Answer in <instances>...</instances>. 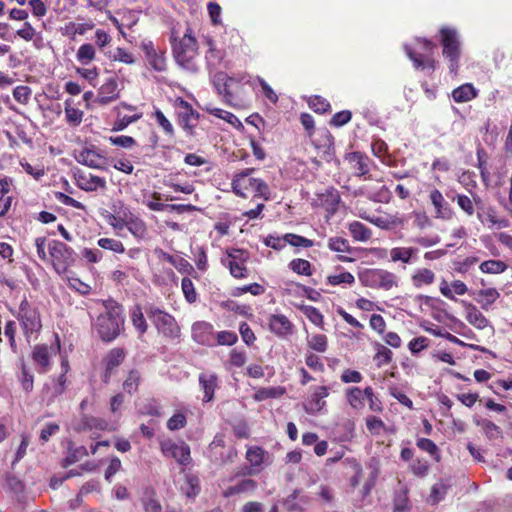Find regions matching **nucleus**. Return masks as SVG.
Segmentation results:
<instances>
[{
  "label": "nucleus",
  "mask_w": 512,
  "mask_h": 512,
  "mask_svg": "<svg viewBox=\"0 0 512 512\" xmlns=\"http://www.w3.org/2000/svg\"><path fill=\"white\" fill-rule=\"evenodd\" d=\"M477 425L481 426L485 436L489 440H496V439L503 438L502 430L500 429L499 426H497L492 421L483 419L481 421H478Z\"/></svg>",
  "instance_id": "37"
},
{
  "label": "nucleus",
  "mask_w": 512,
  "mask_h": 512,
  "mask_svg": "<svg viewBox=\"0 0 512 512\" xmlns=\"http://www.w3.org/2000/svg\"><path fill=\"white\" fill-rule=\"evenodd\" d=\"M87 455H88V450L84 446H80L77 448L70 447L69 454L65 458V462L67 465H71Z\"/></svg>",
  "instance_id": "62"
},
{
  "label": "nucleus",
  "mask_w": 512,
  "mask_h": 512,
  "mask_svg": "<svg viewBox=\"0 0 512 512\" xmlns=\"http://www.w3.org/2000/svg\"><path fill=\"white\" fill-rule=\"evenodd\" d=\"M482 299L478 300L483 309L487 310L500 296L495 288H488L479 291L478 294Z\"/></svg>",
  "instance_id": "48"
},
{
  "label": "nucleus",
  "mask_w": 512,
  "mask_h": 512,
  "mask_svg": "<svg viewBox=\"0 0 512 512\" xmlns=\"http://www.w3.org/2000/svg\"><path fill=\"white\" fill-rule=\"evenodd\" d=\"M99 247L105 250H110L115 253H124L125 248L121 241L112 238H100L97 241Z\"/></svg>",
  "instance_id": "50"
},
{
  "label": "nucleus",
  "mask_w": 512,
  "mask_h": 512,
  "mask_svg": "<svg viewBox=\"0 0 512 512\" xmlns=\"http://www.w3.org/2000/svg\"><path fill=\"white\" fill-rule=\"evenodd\" d=\"M78 163L91 168H100L103 163L102 156L93 148H83L75 155Z\"/></svg>",
  "instance_id": "23"
},
{
  "label": "nucleus",
  "mask_w": 512,
  "mask_h": 512,
  "mask_svg": "<svg viewBox=\"0 0 512 512\" xmlns=\"http://www.w3.org/2000/svg\"><path fill=\"white\" fill-rule=\"evenodd\" d=\"M327 281L333 286L340 284L352 285L355 282V278L350 272L342 271L338 274L329 275Z\"/></svg>",
  "instance_id": "52"
},
{
  "label": "nucleus",
  "mask_w": 512,
  "mask_h": 512,
  "mask_svg": "<svg viewBox=\"0 0 512 512\" xmlns=\"http://www.w3.org/2000/svg\"><path fill=\"white\" fill-rule=\"evenodd\" d=\"M377 352L374 357L375 361H377L378 366L387 365L391 362L393 353L392 351L382 344H376Z\"/></svg>",
  "instance_id": "54"
},
{
  "label": "nucleus",
  "mask_w": 512,
  "mask_h": 512,
  "mask_svg": "<svg viewBox=\"0 0 512 512\" xmlns=\"http://www.w3.org/2000/svg\"><path fill=\"white\" fill-rule=\"evenodd\" d=\"M233 81V78L229 77L226 73L219 71L212 76V82L220 95H223L225 101H229L231 93L229 91V82Z\"/></svg>",
  "instance_id": "26"
},
{
  "label": "nucleus",
  "mask_w": 512,
  "mask_h": 512,
  "mask_svg": "<svg viewBox=\"0 0 512 512\" xmlns=\"http://www.w3.org/2000/svg\"><path fill=\"white\" fill-rule=\"evenodd\" d=\"M130 316L133 326L140 332V334H144L147 331L148 326L141 308L139 306H135L131 310Z\"/></svg>",
  "instance_id": "47"
},
{
  "label": "nucleus",
  "mask_w": 512,
  "mask_h": 512,
  "mask_svg": "<svg viewBox=\"0 0 512 512\" xmlns=\"http://www.w3.org/2000/svg\"><path fill=\"white\" fill-rule=\"evenodd\" d=\"M56 354L52 347L47 345H36L32 352V359L36 365V370L39 373H46L51 366V358Z\"/></svg>",
  "instance_id": "13"
},
{
  "label": "nucleus",
  "mask_w": 512,
  "mask_h": 512,
  "mask_svg": "<svg viewBox=\"0 0 512 512\" xmlns=\"http://www.w3.org/2000/svg\"><path fill=\"white\" fill-rule=\"evenodd\" d=\"M238 341V336L233 331H220L215 335L216 345L232 346Z\"/></svg>",
  "instance_id": "55"
},
{
  "label": "nucleus",
  "mask_w": 512,
  "mask_h": 512,
  "mask_svg": "<svg viewBox=\"0 0 512 512\" xmlns=\"http://www.w3.org/2000/svg\"><path fill=\"white\" fill-rule=\"evenodd\" d=\"M72 101L67 99L65 101V116L70 125L78 126L82 122L83 111L71 106Z\"/></svg>",
  "instance_id": "44"
},
{
  "label": "nucleus",
  "mask_w": 512,
  "mask_h": 512,
  "mask_svg": "<svg viewBox=\"0 0 512 512\" xmlns=\"http://www.w3.org/2000/svg\"><path fill=\"white\" fill-rule=\"evenodd\" d=\"M434 280V272L427 268L417 269L411 277V281L416 288H420L423 285H430Z\"/></svg>",
  "instance_id": "30"
},
{
  "label": "nucleus",
  "mask_w": 512,
  "mask_h": 512,
  "mask_svg": "<svg viewBox=\"0 0 512 512\" xmlns=\"http://www.w3.org/2000/svg\"><path fill=\"white\" fill-rule=\"evenodd\" d=\"M15 316L20 322L24 334L27 338H29L34 333H38L42 328L38 308L29 303L26 298L21 301L18 312L15 314Z\"/></svg>",
  "instance_id": "5"
},
{
  "label": "nucleus",
  "mask_w": 512,
  "mask_h": 512,
  "mask_svg": "<svg viewBox=\"0 0 512 512\" xmlns=\"http://www.w3.org/2000/svg\"><path fill=\"white\" fill-rule=\"evenodd\" d=\"M102 305L104 311L92 320V328L103 342H112L124 329V308L113 299L103 300Z\"/></svg>",
  "instance_id": "1"
},
{
  "label": "nucleus",
  "mask_w": 512,
  "mask_h": 512,
  "mask_svg": "<svg viewBox=\"0 0 512 512\" xmlns=\"http://www.w3.org/2000/svg\"><path fill=\"white\" fill-rule=\"evenodd\" d=\"M247 360V354L244 350L232 349L229 354L230 364L234 367H243Z\"/></svg>",
  "instance_id": "64"
},
{
  "label": "nucleus",
  "mask_w": 512,
  "mask_h": 512,
  "mask_svg": "<svg viewBox=\"0 0 512 512\" xmlns=\"http://www.w3.org/2000/svg\"><path fill=\"white\" fill-rule=\"evenodd\" d=\"M307 344L310 349L318 353H324L328 348V339L324 334H312L307 337Z\"/></svg>",
  "instance_id": "39"
},
{
  "label": "nucleus",
  "mask_w": 512,
  "mask_h": 512,
  "mask_svg": "<svg viewBox=\"0 0 512 512\" xmlns=\"http://www.w3.org/2000/svg\"><path fill=\"white\" fill-rule=\"evenodd\" d=\"M181 491L188 498L196 497L200 492L199 478L193 474H186L185 482L181 486Z\"/></svg>",
  "instance_id": "32"
},
{
  "label": "nucleus",
  "mask_w": 512,
  "mask_h": 512,
  "mask_svg": "<svg viewBox=\"0 0 512 512\" xmlns=\"http://www.w3.org/2000/svg\"><path fill=\"white\" fill-rule=\"evenodd\" d=\"M417 252L418 249L415 247H395L390 251V258L393 262L410 263L412 256Z\"/></svg>",
  "instance_id": "31"
},
{
  "label": "nucleus",
  "mask_w": 512,
  "mask_h": 512,
  "mask_svg": "<svg viewBox=\"0 0 512 512\" xmlns=\"http://www.w3.org/2000/svg\"><path fill=\"white\" fill-rule=\"evenodd\" d=\"M448 486L443 482L435 483L432 488L430 495L428 497V502L431 505H436L440 501H442L447 494Z\"/></svg>",
  "instance_id": "45"
},
{
  "label": "nucleus",
  "mask_w": 512,
  "mask_h": 512,
  "mask_svg": "<svg viewBox=\"0 0 512 512\" xmlns=\"http://www.w3.org/2000/svg\"><path fill=\"white\" fill-rule=\"evenodd\" d=\"M126 228L138 240L144 239L148 233L146 223L139 216L130 221Z\"/></svg>",
  "instance_id": "38"
},
{
  "label": "nucleus",
  "mask_w": 512,
  "mask_h": 512,
  "mask_svg": "<svg viewBox=\"0 0 512 512\" xmlns=\"http://www.w3.org/2000/svg\"><path fill=\"white\" fill-rule=\"evenodd\" d=\"M466 320L479 330L485 329L489 324L488 319L472 304L468 305Z\"/></svg>",
  "instance_id": "29"
},
{
  "label": "nucleus",
  "mask_w": 512,
  "mask_h": 512,
  "mask_svg": "<svg viewBox=\"0 0 512 512\" xmlns=\"http://www.w3.org/2000/svg\"><path fill=\"white\" fill-rule=\"evenodd\" d=\"M254 171V169L247 168L244 171L236 174L232 180V190L233 192L242 198H246V191L249 189L253 190V179L249 177V175Z\"/></svg>",
  "instance_id": "17"
},
{
  "label": "nucleus",
  "mask_w": 512,
  "mask_h": 512,
  "mask_svg": "<svg viewBox=\"0 0 512 512\" xmlns=\"http://www.w3.org/2000/svg\"><path fill=\"white\" fill-rule=\"evenodd\" d=\"M209 49L205 54V60L207 67L210 71L217 69L220 63L223 60L224 54L221 50L215 47V44L212 39L208 38L206 41Z\"/></svg>",
  "instance_id": "27"
},
{
  "label": "nucleus",
  "mask_w": 512,
  "mask_h": 512,
  "mask_svg": "<svg viewBox=\"0 0 512 512\" xmlns=\"http://www.w3.org/2000/svg\"><path fill=\"white\" fill-rule=\"evenodd\" d=\"M481 272L487 274H501L507 270V264L501 260H486L479 266Z\"/></svg>",
  "instance_id": "41"
},
{
  "label": "nucleus",
  "mask_w": 512,
  "mask_h": 512,
  "mask_svg": "<svg viewBox=\"0 0 512 512\" xmlns=\"http://www.w3.org/2000/svg\"><path fill=\"white\" fill-rule=\"evenodd\" d=\"M289 267L292 271L300 275H311V264L305 259H293L289 263Z\"/></svg>",
  "instance_id": "56"
},
{
  "label": "nucleus",
  "mask_w": 512,
  "mask_h": 512,
  "mask_svg": "<svg viewBox=\"0 0 512 512\" xmlns=\"http://www.w3.org/2000/svg\"><path fill=\"white\" fill-rule=\"evenodd\" d=\"M417 447L428 453L436 462L441 460L440 450L438 446L428 438H418L416 441Z\"/></svg>",
  "instance_id": "35"
},
{
  "label": "nucleus",
  "mask_w": 512,
  "mask_h": 512,
  "mask_svg": "<svg viewBox=\"0 0 512 512\" xmlns=\"http://www.w3.org/2000/svg\"><path fill=\"white\" fill-rule=\"evenodd\" d=\"M228 263L227 266L233 277L242 279L247 277V268L244 263L248 258L247 252L241 249H233L228 251Z\"/></svg>",
  "instance_id": "10"
},
{
  "label": "nucleus",
  "mask_w": 512,
  "mask_h": 512,
  "mask_svg": "<svg viewBox=\"0 0 512 512\" xmlns=\"http://www.w3.org/2000/svg\"><path fill=\"white\" fill-rule=\"evenodd\" d=\"M477 96V90L470 83H465L452 91V98L457 103L468 102Z\"/></svg>",
  "instance_id": "28"
},
{
  "label": "nucleus",
  "mask_w": 512,
  "mask_h": 512,
  "mask_svg": "<svg viewBox=\"0 0 512 512\" xmlns=\"http://www.w3.org/2000/svg\"><path fill=\"white\" fill-rule=\"evenodd\" d=\"M266 452L258 446L250 447L246 452V459L253 467H259L264 463Z\"/></svg>",
  "instance_id": "46"
},
{
  "label": "nucleus",
  "mask_w": 512,
  "mask_h": 512,
  "mask_svg": "<svg viewBox=\"0 0 512 512\" xmlns=\"http://www.w3.org/2000/svg\"><path fill=\"white\" fill-rule=\"evenodd\" d=\"M347 160L352 165V168L355 170V175L357 177H364V179H370L371 176L369 173V162L370 159L368 156L361 152H352L347 155Z\"/></svg>",
  "instance_id": "20"
},
{
  "label": "nucleus",
  "mask_w": 512,
  "mask_h": 512,
  "mask_svg": "<svg viewBox=\"0 0 512 512\" xmlns=\"http://www.w3.org/2000/svg\"><path fill=\"white\" fill-rule=\"evenodd\" d=\"M177 123L189 136L195 135V128L199 122V113L183 98L175 100Z\"/></svg>",
  "instance_id": "8"
},
{
  "label": "nucleus",
  "mask_w": 512,
  "mask_h": 512,
  "mask_svg": "<svg viewBox=\"0 0 512 512\" xmlns=\"http://www.w3.org/2000/svg\"><path fill=\"white\" fill-rule=\"evenodd\" d=\"M346 400L349 405L355 410H361L364 408V397L363 392L359 387H350L345 393Z\"/></svg>",
  "instance_id": "34"
},
{
  "label": "nucleus",
  "mask_w": 512,
  "mask_h": 512,
  "mask_svg": "<svg viewBox=\"0 0 512 512\" xmlns=\"http://www.w3.org/2000/svg\"><path fill=\"white\" fill-rule=\"evenodd\" d=\"M77 186L84 191H96L98 188H104L106 181L91 173L78 172L75 174Z\"/></svg>",
  "instance_id": "19"
},
{
  "label": "nucleus",
  "mask_w": 512,
  "mask_h": 512,
  "mask_svg": "<svg viewBox=\"0 0 512 512\" xmlns=\"http://www.w3.org/2000/svg\"><path fill=\"white\" fill-rule=\"evenodd\" d=\"M348 229H349V232L351 233L352 237L356 241L365 242V241H368L372 236L371 230L366 225H364L363 223H361L359 221L351 222L349 224Z\"/></svg>",
  "instance_id": "33"
},
{
  "label": "nucleus",
  "mask_w": 512,
  "mask_h": 512,
  "mask_svg": "<svg viewBox=\"0 0 512 512\" xmlns=\"http://www.w3.org/2000/svg\"><path fill=\"white\" fill-rule=\"evenodd\" d=\"M300 490H294L283 502L284 506L290 510H297L302 508V504L307 503V497L301 496Z\"/></svg>",
  "instance_id": "43"
},
{
  "label": "nucleus",
  "mask_w": 512,
  "mask_h": 512,
  "mask_svg": "<svg viewBox=\"0 0 512 512\" xmlns=\"http://www.w3.org/2000/svg\"><path fill=\"white\" fill-rule=\"evenodd\" d=\"M192 338L195 342L201 345L214 347L215 333L212 324L205 321H198L192 326Z\"/></svg>",
  "instance_id": "11"
},
{
  "label": "nucleus",
  "mask_w": 512,
  "mask_h": 512,
  "mask_svg": "<svg viewBox=\"0 0 512 512\" xmlns=\"http://www.w3.org/2000/svg\"><path fill=\"white\" fill-rule=\"evenodd\" d=\"M77 60L83 64H89L95 57V49L91 44H83L77 51Z\"/></svg>",
  "instance_id": "49"
},
{
  "label": "nucleus",
  "mask_w": 512,
  "mask_h": 512,
  "mask_svg": "<svg viewBox=\"0 0 512 512\" xmlns=\"http://www.w3.org/2000/svg\"><path fill=\"white\" fill-rule=\"evenodd\" d=\"M301 311L313 324L321 328L323 327L324 318L317 308L313 306H302Z\"/></svg>",
  "instance_id": "51"
},
{
  "label": "nucleus",
  "mask_w": 512,
  "mask_h": 512,
  "mask_svg": "<svg viewBox=\"0 0 512 512\" xmlns=\"http://www.w3.org/2000/svg\"><path fill=\"white\" fill-rule=\"evenodd\" d=\"M182 292L185 299L189 303H194L197 300L198 294L195 290L192 280L188 277H184L181 282Z\"/></svg>",
  "instance_id": "53"
},
{
  "label": "nucleus",
  "mask_w": 512,
  "mask_h": 512,
  "mask_svg": "<svg viewBox=\"0 0 512 512\" xmlns=\"http://www.w3.org/2000/svg\"><path fill=\"white\" fill-rule=\"evenodd\" d=\"M199 385L204 393L203 402H211L214 399L215 389L218 387V377L212 372H203L199 375Z\"/></svg>",
  "instance_id": "21"
},
{
  "label": "nucleus",
  "mask_w": 512,
  "mask_h": 512,
  "mask_svg": "<svg viewBox=\"0 0 512 512\" xmlns=\"http://www.w3.org/2000/svg\"><path fill=\"white\" fill-rule=\"evenodd\" d=\"M360 282L370 288L390 290L398 285L397 276L383 269H366L359 274Z\"/></svg>",
  "instance_id": "6"
},
{
  "label": "nucleus",
  "mask_w": 512,
  "mask_h": 512,
  "mask_svg": "<svg viewBox=\"0 0 512 512\" xmlns=\"http://www.w3.org/2000/svg\"><path fill=\"white\" fill-rule=\"evenodd\" d=\"M308 105L313 111L321 114L328 112L330 109V103L320 96L311 97L308 101Z\"/></svg>",
  "instance_id": "57"
},
{
  "label": "nucleus",
  "mask_w": 512,
  "mask_h": 512,
  "mask_svg": "<svg viewBox=\"0 0 512 512\" xmlns=\"http://www.w3.org/2000/svg\"><path fill=\"white\" fill-rule=\"evenodd\" d=\"M106 422L100 418L82 414L78 422L74 425V430L77 432L104 430Z\"/></svg>",
  "instance_id": "24"
},
{
  "label": "nucleus",
  "mask_w": 512,
  "mask_h": 512,
  "mask_svg": "<svg viewBox=\"0 0 512 512\" xmlns=\"http://www.w3.org/2000/svg\"><path fill=\"white\" fill-rule=\"evenodd\" d=\"M256 487V482L252 479H244L234 486H230L223 492L225 497H231L247 491H252Z\"/></svg>",
  "instance_id": "36"
},
{
  "label": "nucleus",
  "mask_w": 512,
  "mask_h": 512,
  "mask_svg": "<svg viewBox=\"0 0 512 512\" xmlns=\"http://www.w3.org/2000/svg\"><path fill=\"white\" fill-rule=\"evenodd\" d=\"M268 328L279 338H286L293 334V323L283 314H273L268 318Z\"/></svg>",
  "instance_id": "12"
},
{
  "label": "nucleus",
  "mask_w": 512,
  "mask_h": 512,
  "mask_svg": "<svg viewBox=\"0 0 512 512\" xmlns=\"http://www.w3.org/2000/svg\"><path fill=\"white\" fill-rule=\"evenodd\" d=\"M429 199L436 210V218L450 219L452 216L451 208L448 202L444 199L442 193L438 189L430 191Z\"/></svg>",
  "instance_id": "22"
},
{
  "label": "nucleus",
  "mask_w": 512,
  "mask_h": 512,
  "mask_svg": "<svg viewBox=\"0 0 512 512\" xmlns=\"http://www.w3.org/2000/svg\"><path fill=\"white\" fill-rule=\"evenodd\" d=\"M141 382V373L133 369L129 371L126 379L123 382V389L129 394H133L138 390V386Z\"/></svg>",
  "instance_id": "42"
},
{
  "label": "nucleus",
  "mask_w": 512,
  "mask_h": 512,
  "mask_svg": "<svg viewBox=\"0 0 512 512\" xmlns=\"http://www.w3.org/2000/svg\"><path fill=\"white\" fill-rule=\"evenodd\" d=\"M478 219L488 228H507L509 221L506 218H499L494 208H488L484 213L477 214Z\"/></svg>",
  "instance_id": "25"
},
{
  "label": "nucleus",
  "mask_w": 512,
  "mask_h": 512,
  "mask_svg": "<svg viewBox=\"0 0 512 512\" xmlns=\"http://www.w3.org/2000/svg\"><path fill=\"white\" fill-rule=\"evenodd\" d=\"M316 196L329 214L333 215L338 211L341 197L336 188L328 187L323 192L317 193Z\"/></svg>",
  "instance_id": "15"
},
{
  "label": "nucleus",
  "mask_w": 512,
  "mask_h": 512,
  "mask_svg": "<svg viewBox=\"0 0 512 512\" xmlns=\"http://www.w3.org/2000/svg\"><path fill=\"white\" fill-rule=\"evenodd\" d=\"M160 449L165 457L175 459L180 465L186 466L191 461L190 447L184 441L166 439L160 442Z\"/></svg>",
  "instance_id": "9"
},
{
  "label": "nucleus",
  "mask_w": 512,
  "mask_h": 512,
  "mask_svg": "<svg viewBox=\"0 0 512 512\" xmlns=\"http://www.w3.org/2000/svg\"><path fill=\"white\" fill-rule=\"evenodd\" d=\"M119 97L118 82L116 78H108L100 87L96 102L107 105Z\"/></svg>",
  "instance_id": "18"
},
{
  "label": "nucleus",
  "mask_w": 512,
  "mask_h": 512,
  "mask_svg": "<svg viewBox=\"0 0 512 512\" xmlns=\"http://www.w3.org/2000/svg\"><path fill=\"white\" fill-rule=\"evenodd\" d=\"M429 467L428 461L423 458H417L410 464L412 473L417 477H425L429 472Z\"/></svg>",
  "instance_id": "59"
},
{
  "label": "nucleus",
  "mask_w": 512,
  "mask_h": 512,
  "mask_svg": "<svg viewBox=\"0 0 512 512\" xmlns=\"http://www.w3.org/2000/svg\"><path fill=\"white\" fill-rule=\"evenodd\" d=\"M169 40L175 62L190 72H197L198 67L194 60L198 55V42L192 29L186 27L184 34L180 36L178 28L174 26L170 31Z\"/></svg>",
  "instance_id": "2"
},
{
  "label": "nucleus",
  "mask_w": 512,
  "mask_h": 512,
  "mask_svg": "<svg viewBox=\"0 0 512 512\" xmlns=\"http://www.w3.org/2000/svg\"><path fill=\"white\" fill-rule=\"evenodd\" d=\"M52 266L59 275L65 274L76 260L74 250L58 240H51L47 245Z\"/></svg>",
  "instance_id": "3"
},
{
  "label": "nucleus",
  "mask_w": 512,
  "mask_h": 512,
  "mask_svg": "<svg viewBox=\"0 0 512 512\" xmlns=\"http://www.w3.org/2000/svg\"><path fill=\"white\" fill-rule=\"evenodd\" d=\"M285 241L292 246L309 248L314 245L313 241L300 235L293 233L285 234Z\"/></svg>",
  "instance_id": "60"
},
{
  "label": "nucleus",
  "mask_w": 512,
  "mask_h": 512,
  "mask_svg": "<svg viewBox=\"0 0 512 512\" xmlns=\"http://www.w3.org/2000/svg\"><path fill=\"white\" fill-rule=\"evenodd\" d=\"M140 47L154 70L159 72L166 70V58L164 51L156 50L152 41H143Z\"/></svg>",
  "instance_id": "14"
},
{
  "label": "nucleus",
  "mask_w": 512,
  "mask_h": 512,
  "mask_svg": "<svg viewBox=\"0 0 512 512\" xmlns=\"http://www.w3.org/2000/svg\"><path fill=\"white\" fill-rule=\"evenodd\" d=\"M186 424V415L182 412H178L175 413L171 418H169V420L167 421V428L171 431H176L184 428Z\"/></svg>",
  "instance_id": "61"
},
{
  "label": "nucleus",
  "mask_w": 512,
  "mask_h": 512,
  "mask_svg": "<svg viewBox=\"0 0 512 512\" xmlns=\"http://www.w3.org/2000/svg\"><path fill=\"white\" fill-rule=\"evenodd\" d=\"M328 247L335 252L340 253H351L352 249L349 246V243L346 239L341 237L330 238L328 242Z\"/></svg>",
  "instance_id": "58"
},
{
  "label": "nucleus",
  "mask_w": 512,
  "mask_h": 512,
  "mask_svg": "<svg viewBox=\"0 0 512 512\" xmlns=\"http://www.w3.org/2000/svg\"><path fill=\"white\" fill-rule=\"evenodd\" d=\"M146 314L156 326L157 330L164 336L170 338L178 337L180 328L172 315L154 306L148 307Z\"/></svg>",
  "instance_id": "7"
},
{
  "label": "nucleus",
  "mask_w": 512,
  "mask_h": 512,
  "mask_svg": "<svg viewBox=\"0 0 512 512\" xmlns=\"http://www.w3.org/2000/svg\"><path fill=\"white\" fill-rule=\"evenodd\" d=\"M329 395L326 386H318L304 405V409L308 414H317L323 410L326 405L325 398Z\"/></svg>",
  "instance_id": "16"
},
{
  "label": "nucleus",
  "mask_w": 512,
  "mask_h": 512,
  "mask_svg": "<svg viewBox=\"0 0 512 512\" xmlns=\"http://www.w3.org/2000/svg\"><path fill=\"white\" fill-rule=\"evenodd\" d=\"M441 43L443 46V56L449 61L450 73L456 75L459 68V59L461 55V43L456 30L451 28H442Z\"/></svg>",
  "instance_id": "4"
},
{
  "label": "nucleus",
  "mask_w": 512,
  "mask_h": 512,
  "mask_svg": "<svg viewBox=\"0 0 512 512\" xmlns=\"http://www.w3.org/2000/svg\"><path fill=\"white\" fill-rule=\"evenodd\" d=\"M154 117L160 127L165 131V133L169 136L174 135V128L171 122L166 118L163 112L159 109L155 110Z\"/></svg>",
  "instance_id": "63"
},
{
  "label": "nucleus",
  "mask_w": 512,
  "mask_h": 512,
  "mask_svg": "<svg viewBox=\"0 0 512 512\" xmlns=\"http://www.w3.org/2000/svg\"><path fill=\"white\" fill-rule=\"evenodd\" d=\"M125 351L122 348H113L104 358L105 366L108 369H114L118 367L125 358Z\"/></svg>",
  "instance_id": "40"
}]
</instances>
